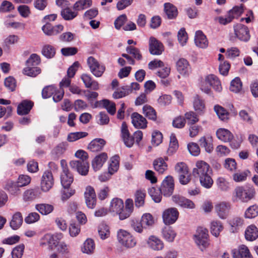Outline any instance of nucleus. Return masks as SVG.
<instances>
[{"instance_id":"obj_48","label":"nucleus","mask_w":258,"mask_h":258,"mask_svg":"<svg viewBox=\"0 0 258 258\" xmlns=\"http://www.w3.org/2000/svg\"><path fill=\"white\" fill-rule=\"evenodd\" d=\"M146 194L141 189L137 190L135 194V203L137 207L143 206L145 203Z\"/></svg>"},{"instance_id":"obj_25","label":"nucleus","mask_w":258,"mask_h":258,"mask_svg":"<svg viewBox=\"0 0 258 258\" xmlns=\"http://www.w3.org/2000/svg\"><path fill=\"white\" fill-rule=\"evenodd\" d=\"M147 243L150 248L154 250H162L164 246L163 242L155 236H151L148 238Z\"/></svg>"},{"instance_id":"obj_53","label":"nucleus","mask_w":258,"mask_h":258,"mask_svg":"<svg viewBox=\"0 0 258 258\" xmlns=\"http://www.w3.org/2000/svg\"><path fill=\"white\" fill-rule=\"evenodd\" d=\"M41 73V69L37 67L26 66L23 69V73L30 77H36Z\"/></svg>"},{"instance_id":"obj_2","label":"nucleus","mask_w":258,"mask_h":258,"mask_svg":"<svg viewBox=\"0 0 258 258\" xmlns=\"http://www.w3.org/2000/svg\"><path fill=\"white\" fill-rule=\"evenodd\" d=\"M255 194V189L252 186H237L233 193L232 200L233 202L247 203L254 198Z\"/></svg>"},{"instance_id":"obj_1","label":"nucleus","mask_w":258,"mask_h":258,"mask_svg":"<svg viewBox=\"0 0 258 258\" xmlns=\"http://www.w3.org/2000/svg\"><path fill=\"white\" fill-rule=\"evenodd\" d=\"M193 175L198 177L201 185L206 188H210L213 184L211 177L212 169L209 165L203 161H198L196 163V167L193 169Z\"/></svg>"},{"instance_id":"obj_42","label":"nucleus","mask_w":258,"mask_h":258,"mask_svg":"<svg viewBox=\"0 0 258 258\" xmlns=\"http://www.w3.org/2000/svg\"><path fill=\"white\" fill-rule=\"evenodd\" d=\"M210 229L212 234L217 237L219 236L220 233L223 230V226L219 221H213L211 223Z\"/></svg>"},{"instance_id":"obj_11","label":"nucleus","mask_w":258,"mask_h":258,"mask_svg":"<svg viewBox=\"0 0 258 258\" xmlns=\"http://www.w3.org/2000/svg\"><path fill=\"white\" fill-rule=\"evenodd\" d=\"M54 180L50 171H45L41 178V188L44 191H48L54 185Z\"/></svg>"},{"instance_id":"obj_43","label":"nucleus","mask_w":258,"mask_h":258,"mask_svg":"<svg viewBox=\"0 0 258 258\" xmlns=\"http://www.w3.org/2000/svg\"><path fill=\"white\" fill-rule=\"evenodd\" d=\"M95 247L94 241L91 239L88 238L83 243L81 250L83 253L89 254L94 252Z\"/></svg>"},{"instance_id":"obj_58","label":"nucleus","mask_w":258,"mask_h":258,"mask_svg":"<svg viewBox=\"0 0 258 258\" xmlns=\"http://www.w3.org/2000/svg\"><path fill=\"white\" fill-rule=\"evenodd\" d=\"M40 58L35 53L32 54L26 62V66L36 67L40 63Z\"/></svg>"},{"instance_id":"obj_32","label":"nucleus","mask_w":258,"mask_h":258,"mask_svg":"<svg viewBox=\"0 0 258 258\" xmlns=\"http://www.w3.org/2000/svg\"><path fill=\"white\" fill-rule=\"evenodd\" d=\"M195 42L196 45L201 48H206L208 45V41L202 31H197L196 33Z\"/></svg>"},{"instance_id":"obj_18","label":"nucleus","mask_w":258,"mask_h":258,"mask_svg":"<svg viewBox=\"0 0 258 258\" xmlns=\"http://www.w3.org/2000/svg\"><path fill=\"white\" fill-rule=\"evenodd\" d=\"M149 51L153 55H160L164 50V46L161 42L154 37L149 39Z\"/></svg>"},{"instance_id":"obj_4","label":"nucleus","mask_w":258,"mask_h":258,"mask_svg":"<svg viewBox=\"0 0 258 258\" xmlns=\"http://www.w3.org/2000/svg\"><path fill=\"white\" fill-rule=\"evenodd\" d=\"M194 239L198 246L202 250L206 248L209 245L208 231L207 229L199 227L194 235Z\"/></svg>"},{"instance_id":"obj_46","label":"nucleus","mask_w":258,"mask_h":258,"mask_svg":"<svg viewBox=\"0 0 258 258\" xmlns=\"http://www.w3.org/2000/svg\"><path fill=\"white\" fill-rule=\"evenodd\" d=\"M36 209L41 214L46 215L53 211L54 207L50 204H40L36 205Z\"/></svg>"},{"instance_id":"obj_3","label":"nucleus","mask_w":258,"mask_h":258,"mask_svg":"<svg viewBox=\"0 0 258 258\" xmlns=\"http://www.w3.org/2000/svg\"><path fill=\"white\" fill-rule=\"evenodd\" d=\"M74 181V176L71 172H61L60 174V182L63 188L61 191V199L67 200L75 192L74 189L70 188L71 185Z\"/></svg>"},{"instance_id":"obj_23","label":"nucleus","mask_w":258,"mask_h":258,"mask_svg":"<svg viewBox=\"0 0 258 258\" xmlns=\"http://www.w3.org/2000/svg\"><path fill=\"white\" fill-rule=\"evenodd\" d=\"M34 105L30 100H25L22 101L17 107V113L19 115H26L29 113Z\"/></svg>"},{"instance_id":"obj_61","label":"nucleus","mask_w":258,"mask_h":258,"mask_svg":"<svg viewBox=\"0 0 258 258\" xmlns=\"http://www.w3.org/2000/svg\"><path fill=\"white\" fill-rule=\"evenodd\" d=\"M163 136L161 133L158 131H155L152 136V144L155 146H157L162 142Z\"/></svg>"},{"instance_id":"obj_33","label":"nucleus","mask_w":258,"mask_h":258,"mask_svg":"<svg viewBox=\"0 0 258 258\" xmlns=\"http://www.w3.org/2000/svg\"><path fill=\"white\" fill-rule=\"evenodd\" d=\"M134 211V202L131 199H127L125 201V208L121 214V220H124L129 217Z\"/></svg>"},{"instance_id":"obj_22","label":"nucleus","mask_w":258,"mask_h":258,"mask_svg":"<svg viewBox=\"0 0 258 258\" xmlns=\"http://www.w3.org/2000/svg\"><path fill=\"white\" fill-rule=\"evenodd\" d=\"M107 158V155L105 153H102L97 155L92 161V166L94 170L97 171L100 170Z\"/></svg>"},{"instance_id":"obj_24","label":"nucleus","mask_w":258,"mask_h":258,"mask_svg":"<svg viewBox=\"0 0 258 258\" xmlns=\"http://www.w3.org/2000/svg\"><path fill=\"white\" fill-rule=\"evenodd\" d=\"M233 258H253L247 246L244 245L240 246L238 249L232 250Z\"/></svg>"},{"instance_id":"obj_56","label":"nucleus","mask_w":258,"mask_h":258,"mask_svg":"<svg viewBox=\"0 0 258 258\" xmlns=\"http://www.w3.org/2000/svg\"><path fill=\"white\" fill-rule=\"evenodd\" d=\"M185 119L188 124L193 125L199 121V119L197 114L193 111H189L185 113Z\"/></svg>"},{"instance_id":"obj_21","label":"nucleus","mask_w":258,"mask_h":258,"mask_svg":"<svg viewBox=\"0 0 258 258\" xmlns=\"http://www.w3.org/2000/svg\"><path fill=\"white\" fill-rule=\"evenodd\" d=\"M123 208L124 203L121 199L116 198L112 200L110 203V211L117 214L120 220H121V214L123 212Z\"/></svg>"},{"instance_id":"obj_49","label":"nucleus","mask_w":258,"mask_h":258,"mask_svg":"<svg viewBox=\"0 0 258 258\" xmlns=\"http://www.w3.org/2000/svg\"><path fill=\"white\" fill-rule=\"evenodd\" d=\"M214 110L221 120L225 121L229 119V113L223 107L220 105H215Z\"/></svg>"},{"instance_id":"obj_31","label":"nucleus","mask_w":258,"mask_h":258,"mask_svg":"<svg viewBox=\"0 0 258 258\" xmlns=\"http://www.w3.org/2000/svg\"><path fill=\"white\" fill-rule=\"evenodd\" d=\"M81 78L87 88H91L94 90H97L99 89L98 83L92 80L90 75L84 74L81 76Z\"/></svg>"},{"instance_id":"obj_10","label":"nucleus","mask_w":258,"mask_h":258,"mask_svg":"<svg viewBox=\"0 0 258 258\" xmlns=\"http://www.w3.org/2000/svg\"><path fill=\"white\" fill-rule=\"evenodd\" d=\"M231 205L227 202H220L215 206L216 213L222 219H225L228 217Z\"/></svg>"},{"instance_id":"obj_62","label":"nucleus","mask_w":258,"mask_h":258,"mask_svg":"<svg viewBox=\"0 0 258 258\" xmlns=\"http://www.w3.org/2000/svg\"><path fill=\"white\" fill-rule=\"evenodd\" d=\"M56 91V88L53 86H47L44 87L42 91V96L43 98L51 97Z\"/></svg>"},{"instance_id":"obj_16","label":"nucleus","mask_w":258,"mask_h":258,"mask_svg":"<svg viewBox=\"0 0 258 258\" xmlns=\"http://www.w3.org/2000/svg\"><path fill=\"white\" fill-rule=\"evenodd\" d=\"M132 123L136 128L145 129L147 127L148 121L145 117L138 112L131 114Z\"/></svg>"},{"instance_id":"obj_34","label":"nucleus","mask_w":258,"mask_h":258,"mask_svg":"<svg viewBox=\"0 0 258 258\" xmlns=\"http://www.w3.org/2000/svg\"><path fill=\"white\" fill-rule=\"evenodd\" d=\"M20 186L17 182L8 180L5 184L4 189L13 195H17L20 192Z\"/></svg>"},{"instance_id":"obj_59","label":"nucleus","mask_w":258,"mask_h":258,"mask_svg":"<svg viewBox=\"0 0 258 258\" xmlns=\"http://www.w3.org/2000/svg\"><path fill=\"white\" fill-rule=\"evenodd\" d=\"M199 143L201 147L205 148L207 152L210 153L213 149L212 144L210 141L207 140L205 137L201 138L199 140Z\"/></svg>"},{"instance_id":"obj_5","label":"nucleus","mask_w":258,"mask_h":258,"mask_svg":"<svg viewBox=\"0 0 258 258\" xmlns=\"http://www.w3.org/2000/svg\"><path fill=\"white\" fill-rule=\"evenodd\" d=\"M216 136L218 139L224 142H229L231 148L237 149L240 146V143L234 140L233 135L227 129L220 128L216 132Z\"/></svg>"},{"instance_id":"obj_51","label":"nucleus","mask_w":258,"mask_h":258,"mask_svg":"<svg viewBox=\"0 0 258 258\" xmlns=\"http://www.w3.org/2000/svg\"><path fill=\"white\" fill-rule=\"evenodd\" d=\"M98 232L101 239H105L110 236V230L108 225L101 223L98 226Z\"/></svg>"},{"instance_id":"obj_45","label":"nucleus","mask_w":258,"mask_h":258,"mask_svg":"<svg viewBox=\"0 0 258 258\" xmlns=\"http://www.w3.org/2000/svg\"><path fill=\"white\" fill-rule=\"evenodd\" d=\"M57 246V250L58 251V253H52L50 255V258H67L66 256H63V254L65 253H67L68 251V248L67 246L64 243H60L59 244H57L56 246Z\"/></svg>"},{"instance_id":"obj_26","label":"nucleus","mask_w":258,"mask_h":258,"mask_svg":"<svg viewBox=\"0 0 258 258\" xmlns=\"http://www.w3.org/2000/svg\"><path fill=\"white\" fill-rule=\"evenodd\" d=\"M99 105H102L111 115H114L115 113V104L113 102L107 99H103L100 101H97L95 104L94 107H97Z\"/></svg>"},{"instance_id":"obj_54","label":"nucleus","mask_w":258,"mask_h":258,"mask_svg":"<svg viewBox=\"0 0 258 258\" xmlns=\"http://www.w3.org/2000/svg\"><path fill=\"white\" fill-rule=\"evenodd\" d=\"M242 87V84L240 79L237 77L231 81L230 90L231 91L237 93L241 91Z\"/></svg>"},{"instance_id":"obj_30","label":"nucleus","mask_w":258,"mask_h":258,"mask_svg":"<svg viewBox=\"0 0 258 258\" xmlns=\"http://www.w3.org/2000/svg\"><path fill=\"white\" fill-rule=\"evenodd\" d=\"M205 79L206 81L208 83V85L212 86L215 90L217 92H220L222 90L220 81L217 76L210 74L207 76Z\"/></svg>"},{"instance_id":"obj_64","label":"nucleus","mask_w":258,"mask_h":258,"mask_svg":"<svg viewBox=\"0 0 258 258\" xmlns=\"http://www.w3.org/2000/svg\"><path fill=\"white\" fill-rule=\"evenodd\" d=\"M175 170L178 174V175L181 174H185L189 171L187 165L182 162L177 163L175 165Z\"/></svg>"},{"instance_id":"obj_35","label":"nucleus","mask_w":258,"mask_h":258,"mask_svg":"<svg viewBox=\"0 0 258 258\" xmlns=\"http://www.w3.org/2000/svg\"><path fill=\"white\" fill-rule=\"evenodd\" d=\"M154 169L159 174H163L167 169L168 165L162 157L158 158L153 161Z\"/></svg>"},{"instance_id":"obj_12","label":"nucleus","mask_w":258,"mask_h":258,"mask_svg":"<svg viewBox=\"0 0 258 258\" xmlns=\"http://www.w3.org/2000/svg\"><path fill=\"white\" fill-rule=\"evenodd\" d=\"M85 203L88 208L93 209L96 204V196L94 188L87 186L84 191Z\"/></svg>"},{"instance_id":"obj_37","label":"nucleus","mask_w":258,"mask_h":258,"mask_svg":"<svg viewBox=\"0 0 258 258\" xmlns=\"http://www.w3.org/2000/svg\"><path fill=\"white\" fill-rule=\"evenodd\" d=\"M245 237L247 240L253 241L258 237V229L254 225L247 227L245 231Z\"/></svg>"},{"instance_id":"obj_40","label":"nucleus","mask_w":258,"mask_h":258,"mask_svg":"<svg viewBox=\"0 0 258 258\" xmlns=\"http://www.w3.org/2000/svg\"><path fill=\"white\" fill-rule=\"evenodd\" d=\"M92 0H79L73 5V10L78 13V11L83 10L92 6Z\"/></svg>"},{"instance_id":"obj_27","label":"nucleus","mask_w":258,"mask_h":258,"mask_svg":"<svg viewBox=\"0 0 258 258\" xmlns=\"http://www.w3.org/2000/svg\"><path fill=\"white\" fill-rule=\"evenodd\" d=\"M143 113L149 120L156 121L157 123L161 122L160 120L158 119L156 110L152 106L148 105L144 106L143 107Z\"/></svg>"},{"instance_id":"obj_8","label":"nucleus","mask_w":258,"mask_h":258,"mask_svg":"<svg viewBox=\"0 0 258 258\" xmlns=\"http://www.w3.org/2000/svg\"><path fill=\"white\" fill-rule=\"evenodd\" d=\"M87 63L91 72L96 77H101L105 70V67L100 64L93 57L90 56L87 59Z\"/></svg>"},{"instance_id":"obj_44","label":"nucleus","mask_w":258,"mask_h":258,"mask_svg":"<svg viewBox=\"0 0 258 258\" xmlns=\"http://www.w3.org/2000/svg\"><path fill=\"white\" fill-rule=\"evenodd\" d=\"M164 238L168 242L173 241L176 233L170 227H165L162 230Z\"/></svg>"},{"instance_id":"obj_7","label":"nucleus","mask_w":258,"mask_h":258,"mask_svg":"<svg viewBox=\"0 0 258 258\" xmlns=\"http://www.w3.org/2000/svg\"><path fill=\"white\" fill-rule=\"evenodd\" d=\"M243 7L235 6L228 12L225 17H220L219 18V22L220 24L226 25L231 22L233 19L238 18L243 13Z\"/></svg>"},{"instance_id":"obj_41","label":"nucleus","mask_w":258,"mask_h":258,"mask_svg":"<svg viewBox=\"0 0 258 258\" xmlns=\"http://www.w3.org/2000/svg\"><path fill=\"white\" fill-rule=\"evenodd\" d=\"M178 148V144L177 140L175 135L172 134L170 137V143L169 148L167 151V153L169 156H171L174 154Z\"/></svg>"},{"instance_id":"obj_28","label":"nucleus","mask_w":258,"mask_h":258,"mask_svg":"<svg viewBox=\"0 0 258 258\" xmlns=\"http://www.w3.org/2000/svg\"><path fill=\"white\" fill-rule=\"evenodd\" d=\"M40 243L41 246L48 245L52 249L53 247H56L57 245L58 242L56 239L55 236L50 234H46L41 239Z\"/></svg>"},{"instance_id":"obj_39","label":"nucleus","mask_w":258,"mask_h":258,"mask_svg":"<svg viewBox=\"0 0 258 258\" xmlns=\"http://www.w3.org/2000/svg\"><path fill=\"white\" fill-rule=\"evenodd\" d=\"M164 11L167 18L170 19L176 18L178 14L177 8L170 3H165L164 4Z\"/></svg>"},{"instance_id":"obj_15","label":"nucleus","mask_w":258,"mask_h":258,"mask_svg":"<svg viewBox=\"0 0 258 258\" xmlns=\"http://www.w3.org/2000/svg\"><path fill=\"white\" fill-rule=\"evenodd\" d=\"M234 33L240 40L246 41L250 38L248 28L241 24H238L234 26Z\"/></svg>"},{"instance_id":"obj_36","label":"nucleus","mask_w":258,"mask_h":258,"mask_svg":"<svg viewBox=\"0 0 258 258\" xmlns=\"http://www.w3.org/2000/svg\"><path fill=\"white\" fill-rule=\"evenodd\" d=\"M105 144V141L102 139H96L89 144L88 148L91 152H96L102 150Z\"/></svg>"},{"instance_id":"obj_60","label":"nucleus","mask_w":258,"mask_h":258,"mask_svg":"<svg viewBox=\"0 0 258 258\" xmlns=\"http://www.w3.org/2000/svg\"><path fill=\"white\" fill-rule=\"evenodd\" d=\"M258 215V206L253 205L249 207L245 212V217L247 218H253Z\"/></svg>"},{"instance_id":"obj_29","label":"nucleus","mask_w":258,"mask_h":258,"mask_svg":"<svg viewBox=\"0 0 258 258\" xmlns=\"http://www.w3.org/2000/svg\"><path fill=\"white\" fill-rule=\"evenodd\" d=\"M41 194L38 187L26 190L23 194V200L26 202L32 201L39 197Z\"/></svg>"},{"instance_id":"obj_14","label":"nucleus","mask_w":258,"mask_h":258,"mask_svg":"<svg viewBox=\"0 0 258 258\" xmlns=\"http://www.w3.org/2000/svg\"><path fill=\"white\" fill-rule=\"evenodd\" d=\"M179 213L175 208H169L165 210L162 215L164 223L166 225L173 224L177 219Z\"/></svg>"},{"instance_id":"obj_63","label":"nucleus","mask_w":258,"mask_h":258,"mask_svg":"<svg viewBox=\"0 0 258 258\" xmlns=\"http://www.w3.org/2000/svg\"><path fill=\"white\" fill-rule=\"evenodd\" d=\"M24 249V245L22 244L15 247L12 251L13 258H21Z\"/></svg>"},{"instance_id":"obj_17","label":"nucleus","mask_w":258,"mask_h":258,"mask_svg":"<svg viewBox=\"0 0 258 258\" xmlns=\"http://www.w3.org/2000/svg\"><path fill=\"white\" fill-rule=\"evenodd\" d=\"M121 137L125 145L128 148L132 147L134 144L133 136H131L125 122L122 123L121 126Z\"/></svg>"},{"instance_id":"obj_6","label":"nucleus","mask_w":258,"mask_h":258,"mask_svg":"<svg viewBox=\"0 0 258 258\" xmlns=\"http://www.w3.org/2000/svg\"><path fill=\"white\" fill-rule=\"evenodd\" d=\"M117 239L122 245L131 248L134 247L137 241L133 235L126 230L120 229L117 232Z\"/></svg>"},{"instance_id":"obj_13","label":"nucleus","mask_w":258,"mask_h":258,"mask_svg":"<svg viewBox=\"0 0 258 258\" xmlns=\"http://www.w3.org/2000/svg\"><path fill=\"white\" fill-rule=\"evenodd\" d=\"M71 167L75 169L82 175L88 174L89 169V164L87 161L77 160L71 161L70 162Z\"/></svg>"},{"instance_id":"obj_20","label":"nucleus","mask_w":258,"mask_h":258,"mask_svg":"<svg viewBox=\"0 0 258 258\" xmlns=\"http://www.w3.org/2000/svg\"><path fill=\"white\" fill-rule=\"evenodd\" d=\"M177 72L182 76H186L189 75L190 68L188 61L183 58L179 59L176 63Z\"/></svg>"},{"instance_id":"obj_52","label":"nucleus","mask_w":258,"mask_h":258,"mask_svg":"<svg viewBox=\"0 0 258 258\" xmlns=\"http://www.w3.org/2000/svg\"><path fill=\"white\" fill-rule=\"evenodd\" d=\"M110 160L111 163L108 167V171L110 174H113L118 169L119 157L118 155H115L111 158Z\"/></svg>"},{"instance_id":"obj_55","label":"nucleus","mask_w":258,"mask_h":258,"mask_svg":"<svg viewBox=\"0 0 258 258\" xmlns=\"http://www.w3.org/2000/svg\"><path fill=\"white\" fill-rule=\"evenodd\" d=\"M194 107L196 111L199 113H202L205 108V104L203 100H202L198 95L194 98Z\"/></svg>"},{"instance_id":"obj_50","label":"nucleus","mask_w":258,"mask_h":258,"mask_svg":"<svg viewBox=\"0 0 258 258\" xmlns=\"http://www.w3.org/2000/svg\"><path fill=\"white\" fill-rule=\"evenodd\" d=\"M55 51V49L52 45L46 44L43 46L41 52L45 57L51 58L54 56Z\"/></svg>"},{"instance_id":"obj_19","label":"nucleus","mask_w":258,"mask_h":258,"mask_svg":"<svg viewBox=\"0 0 258 258\" xmlns=\"http://www.w3.org/2000/svg\"><path fill=\"white\" fill-rule=\"evenodd\" d=\"M173 201L183 208L194 209L195 207L194 203L184 197L178 195H175L172 197Z\"/></svg>"},{"instance_id":"obj_47","label":"nucleus","mask_w":258,"mask_h":258,"mask_svg":"<svg viewBox=\"0 0 258 258\" xmlns=\"http://www.w3.org/2000/svg\"><path fill=\"white\" fill-rule=\"evenodd\" d=\"M78 13L76 11H73L69 7L63 9L61 11V15L66 20H71L76 18Z\"/></svg>"},{"instance_id":"obj_57","label":"nucleus","mask_w":258,"mask_h":258,"mask_svg":"<svg viewBox=\"0 0 258 258\" xmlns=\"http://www.w3.org/2000/svg\"><path fill=\"white\" fill-rule=\"evenodd\" d=\"M87 135L88 133L84 132L71 133L68 135L67 140L69 142H74Z\"/></svg>"},{"instance_id":"obj_38","label":"nucleus","mask_w":258,"mask_h":258,"mask_svg":"<svg viewBox=\"0 0 258 258\" xmlns=\"http://www.w3.org/2000/svg\"><path fill=\"white\" fill-rule=\"evenodd\" d=\"M23 218L22 214L17 212L12 216L10 225L11 227L14 230H17L20 227L23 223Z\"/></svg>"},{"instance_id":"obj_9","label":"nucleus","mask_w":258,"mask_h":258,"mask_svg":"<svg viewBox=\"0 0 258 258\" xmlns=\"http://www.w3.org/2000/svg\"><path fill=\"white\" fill-rule=\"evenodd\" d=\"M174 189V179L172 176H168L163 181L160 188V192L165 196H170Z\"/></svg>"}]
</instances>
